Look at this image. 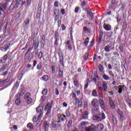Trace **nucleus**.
Returning <instances> with one entry per match:
<instances>
[{
  "label": "nucleus",
  "instance_id": "1",
  "mask_svg": "<svg viewBox=\"0 0 131 131\" xmlns=\"http://www.w3.org/2000/svg\"><path fill=\"white\" fill-rule=\"evenodd\" d=\"M24 98L27 104H28L29 105H33L34 100L33 98L31 97V94H30V93H27L25 95Z\"/></svg>",
  "mask_w": 131,
  "mask_h": 131
},
{
  "label": "nucleus",
  "instance_id": "2",
  "mask_svg": "<svg viewBox=\"0 0 131 131\" xmlns=\"http://www.w3.org/2000/svg\"><path fill=\"white\" fill-rule=\"evenodd\" d=\"M95 120H97L98 121H102V120H104L106 119V115L103 112H102L101 114H99L98 116H96Z\"/></svg>",
  "mask_w": 131,
  "mask_h": 131
},
{
  "label": "nucleus",
  "instance_id": "3",
  "mask_svg": "<svg viewBox=\"0 0 131 131\" xmlns=\"http://www.w3.org/2000/svg\"><path fill=\"white\" fill-rule=\"evenodd\" d=\"M36 110L37 113H39V115L38 116V118H40V117H41V115H42V111H43V107L42 106H38L36 108Z\"/></svg>",
  "mask_w": 131,
  "mask_h": 131
},
{
  "label": "nucleus",
  "instance_id": "4",
  "mask_svg": "<svg viewBox=\"0 0 131 131\" xmlns=\"http://www.w3.org/2000/svg\"><path fill=\"white\" fill-rule=\"evenodd\" d=\"M117 113L118 114V116H119L120 120H121V121H123V113L122 112V111H121L120 108H118L117 110Z\"/></svg>",
  "mask_w": 131,
  "mask_h": 131
},
{
  "label": "nucleus",
  "instance_id": "5",
  "mask_svg": "<svg viewBox=\"0 0 131 131\" xmlns=\"http://www.w3.org/2000/svg\"><path fill=\"white\" fill-rule=\"evenodd\" d=\"M97 127L94 124H92L90 126L85 128V131H94L96 130Z\"/></svg>",
  "mask_w": 131,
  "mask_h": 131
},
{
  "label": "nucleus",
  "instance_id": "6",
  "mask_svg": "<svg viewBox=\"0 0 131 131\" xmlns=\"http://www.w3.org/2000/svg\"><path fill=\"white\" fill-rule=\"evenodd\" d=\"M92 106L95 108H98L99 106V101L97 99H93L91 103Z\"/></svg>",
  "mask_w": 131,
  "mask_h": 131
},
{
  "label": "nucleus",
  "instance_id": "7",
  "mask_svg": "<svg viewBox=\"0 0 131 131\" xmlns=\"http://www.w3.org/2000/svg\"><path fill=\"white\" fill-rule=\"evenodd\" d=\"M103 27L106 31H111V29L112 28L111 25L107 24H103Z\"/></svg>",
  "mask_w": 131,
  "mask_h": 131
},
{
  "label": "nucleus",
  "instance_id": "8",
  "mask_svg": "<svg viewBox=\"0 0 131 131\" xmlns=\"http://www.w3.org/2000/svg\"><path fill=\"white\" fill-rule=\"evenodd\" d=\"M43 126L44 131H49V127H50V124L47 121H45L43 123Z\"/></svg>",
  "mask_w": 131,
  "mask_h": 131
},
{
  "label": "nucleus",
  "instance_id": "9",
  "mask_svg": "<svg viewBox=\"0 0 131 131\" xmlns=\"http://www.w3.org/2000/svg\"><path fill=\"white\" fill-rule=\"evenodd\" d=\"M99 103L100 104V107L105 111V110H106V106L104 103V100L103 99H99Z\"/></svg>",
  "mask_w": 131,
  "mask_h": 131
},
{
  "label": "nucleus",
  "instance_id": "10",
  "mask_svg": "<svg viewBox=\"0 0 131 131\" xmlns=\"http://www.w3.org/2000/svg\"><path fill=\"white\" fill-rule=\"evenodd\" d=\"M96 109H94L92 113L94 114V116L95 117V119H96V116H99L100 115V112L99 111V107H96Z\"/></svg>",
  "mask_w": 131,
  "mask_h": 131
},
{
  "label": "nucleus",
  "instance_id": "11",
  "mask_svg": "<svg viewBox=\"0 0 131 131\" xmlns=\"http://www.w3.org/2000/svg\"><path fill=\"white\" fill-rule=\"evenodd\" d=\"M82 119H89V112L84 111L82 114Z\"/></svg>",
  "mask_w": 131,
  "mask_h": 131
},
{
  "label": "nucleus",
  "instance_id": "12",
  "mask_svg": "<svg viewBox=\"0 0 131 131\" xmlns=\"http://www.w3.org/2000/svg\"><path fill=\"white\" fill-rule=\"evenodd\" d=\"M39 45V42H38V41H36L34 40L33 43V46L32 48H34V50H37V48H38Z\"/></svg>",
  "mask_w": 131,
  "mask_h": 131
},
{
  "label": "nucleus",
  "instance_id": "13",
  "mask_svg": "<svg viewBox=\"0 0 131 131\" xmlns=\"http://www.w3.org/2000/svg\"><path fill=\"white\" fill-rule=\"evenodd\" d=\"M109 103L110 106L112 109H115V103H114V102H113V100H112V98H111V97L110 98Z\"/></svg>",
  "mask_w": 131,
  "mask_h": 131
},
{
  "label": "nucleus",
  "instance_id": "14",
  "mask_svg": "<svg viewBox=\"0 0 131 131\" xmlns=\"http://www.w3.org/2000/svg\"><path fill=\"white\" fill-rule=\"evenodd\" d=\"M116 6V1L112 0L111 1V5L110 6L109 8L110 9V10H112L113 8H115Z\"/></svg>",
  "mask_w": 131,
  "mask_h": 131
},
{
  "label": "nucleus",
  "instance_id": "15",
  "mask_svg": "<svg viewBox=\"0 0 131 131\" xmlns=\"http://www.w3.org/2000/svg\"><path fill=\"white\" fill-rule=\"evenodd\" d=\"M54 103V101L51 100V103H50V102H48L47 105L45 106V111H47V110H48V108H49V107H53V104Z\"/></svg>",
  "mask_w": 131,
  "mask_h": 131
},
{
  "label": "nucleus",
  "instance_id": "16",
  "mask_svg": "<svg viewBox=\"0 0 131 131\" xmlns=\"http://www.w3.org/2000/svg\"><path fill=\"white\" fill-rule=\"evenodd\" d=\"M118 88L119 89L118 93L119 94H121V93H122V91H124V88H125V85H119Z\"/></svg>",
  "mask_w": 131,
  "mask_h": 131
},
{
  "label": "nucleus",
  "instance_id": "17",
  "mask_svg": "<svg viewBox=\"0 0 131 131\" xmlns=\"http://www.w3.org/2000/svg\"><path fill=\"white\" fill-rule=\"evenodd\" d=\"M102 90L104 92H107V88H108V86L107 85V83H106V81H102Z\"/></svg>",
  "mask_w": 131,
  "mask_h": 131
},
{
  "label": "nucleus",
  "instance_id": "18",
  "mask_svg": "<svg viewBox=\"0 0 131 131\" xmlns=\"http://www.w3.org/2000/svg\"><path fill=\"white\" fill-rule=\"evenodd\" d=\"M32 15H29L26 19L25 20L24 23L26 25H28L29 24V22L31 19Z\"/></svg>",
  "mask_w": 131,
  "mask_h": 131
},
{
  "label": "nucleus",
  "instance_id": "19",
  "mask_svg": "<svg viewBox=\"0 0 131 131\" xmlns=\"http://www.w3.org/2000/svg\"><path fill=\"white\" fill-rule=\"evenodd\" d=\"M40 43L42 46H45V44L46 43V35L43 34L42 35V37L40 41Z\"/></svg>",
  "mask_w": 131,
  "mask_h": 131
},
{
  "label": "nucleus",
  "instance_id": "20",
  "mask_svg": "<svg viewBox=\"0 0 131 131\" xmlns=\"http://www.w3.org/2000/svg\"><path fill=\"white\" fill-rule=\"evenodd\" d=\"M66 46L68 47V49L69 51L72 50V46L70 43V41L68 40L66 43Z\"/></svg>",
  "mask_w": 131,
  "mask_h": 131
},
{
  "label": "nucleus",
  "instance_id": "21",
  "mask_svg": "<svg viewBox=\"0 0 131 131\" xmlns=\"http://www.w3.org/2000/svg\"><path fill=\"white\" fill-rule=\"evenodd\" d=\"M27 127L30 130H32L33 129L34 126H33V124L32 123L29 122L27 125Z\"/></svg>",
  "mask_w": 131,
  "mask_h": 131
},
{
  "label": "nucleus",
  "instance_id": "22",
  "mask_svg": "<svg viewBox=\"0 0 131 131\" xmlns=\"http://www.w3.org/2000/svg\"><path fill=\"white\" fill-rule=\"evenodd\" d=\"M19 83L18 81H16L14 84L13 87L12 88L13 91H17L18 90V88H19Z\"/></svg>",
  "mask_w": 131,
  "mask_h": 131
},
{
  "label": "nucleus",
  "instance_id": "23",
  "mask_svg": "<svg viewBox=\"0 0 131 131\" xmlns=\"http://www.w3.org/2000/svg\"><path fill=\"white\" fill-rule=\"evenodd\" d=\"M90 42V38L87 37L85 39L84 41L83 42V46L84 47H88L89 42Z\"/></svg>",
  "mask_w": 131,
  "mask_h": 131
},
{
  "label": "nucleus",
  "instance_id": "24",
  "mask_svg": "<svg viewBox=\"0 0 131 131\" xmlns=\"http://www.w3.org/2000/svg\"><path fill=\"white\" fill-rule=\"evenodd\" d=\"M97 129L99 131H102L104 129V125L103 124L100 123L97 125Z\"/></svg>",
  "mask_w": 131,
  "mask_h": 131
},
{
  "label": "nucleus",
  "instance_id": "25",
  "mask_svg": "<svg viewBox=\"0 0 131 131\" xmlns=\"http://www.w3.org/2000/svg\"><path fill=\"white\" fill-rule=\"evenodd\" d=\"M88 14H89L90 17H89V19L90 21H93L94 20V14L92 11H88Z\"/></svg>",
  "mask_w": 131,
  "mask_h": 131
},
{
  "label": "nucleus",
  "instance_id": "26",
  "mask_svg": "<svg viewBox=\"0 0 131 131\" xmlns=\"http://www.w3.org/2000/svg\"><path fill=\"white\" fill-rule=\"evenodd\" d=\"M20 88H21V90H20V92L19 93V96L21 97V96H23V95H24L25 92V88H24V85H20Z\"/></svg>",
  "mask_w": 131,
  "mask_h": 131
},
{
  "label": "nucleus",
  "instance_id": "27",
  "mask_svg": "<svg viewBox=\"0 0 131 131\" xmlns=\"http://www.w3.org/2000/svg\"><path fill=\"white\" fill-rule=\"evenodd\" d=\"M57 78H63V71H62L60 69L57 75Z\"/></svg>",
  "mask_w": 131,
  "mask_h": 131
},
{
  "label": "nucleus",
  "instance_id": "28",
  "mask_svg": "<svg viewBox=\"0 0 131 131\" xmlns=\"http://www.w3.org/2000/svg\"><path fill=\"white\" fill-rule=\"evenodd\" d=\"M73 83L76 88H78V86H79V84L78 83V81L77 78H75L73 79Z\"/></svg>",
  "mask_w": 131,
  "mask_h": 131
},
{
  "label": "nucleus",
  "instance_id": "29",
  "mask_svg": "<svg viewBox=\"0 0 131 131\" xmlns=\"http://www.w3.org/2000/svg\"><path fill=\"white\" fill-rule=\"evenodd\" d=\"M87 75H88L92 80H94L95 82H97V79L95 77H94L91 73H88Z\"/></svg>",
  "mask_w": 131,
  "mask_h": 131
},
{
  "label": "nucleus",
  "instance_id": "30",
  "mask_svg": "<svg viewBox=\"0 0 131 131\" xmlns=\"http://www.w3.org/2000/svg\"><path fill=\"white\" fill-rule=\"evenodd\" d=\"M59 63L61 66H64V56H59Z\"/></svg>",
  "mask_w": 131,
  "mask_h": 131
},
{
  "label": "nucleus",
  "instance_id": "31",
  "mask_svg": "<svg viewBox=\"0 0 131 131\" xmlns=\"http://www.w3.org/2000/svg\"><path fill=\"white\" fill-rule=\"evenodd\" d=\"M91 81H90V79H87L86 82L85 83L84 85V90H86L88 88H89V84L91 83Z\"/></svg>",
  "mask_w": 131,
  "mask_h": 131
},
{
  "label": "nucleus",
  "instance_id": "32",
  "mask_svg": "<svg viewBox=\"0 0 131 131\" xmlns=\"http://www.w3.org/2000/svg\"><path fill=\"white\" fill-rule=\"evenodd\" d=\"M54 39H55V41L54 42V46L55 47H59V42H60V39L58 38Z\"/></svg>",
  "mask_w": 131,
  "mask_h": 131
},
{
  "label": "nucleus",
  "instance_id": "33",
  "mask_svg": "<svg viewBox=\"0 0 131 131\" xmlns=\"http://www.w3.org/2000/svg\"><path fill=\"white\" fill-rule=\"evenodd\" d=\"M108 74L110 76H111L110 78L111 79H113V80H114V78L115 77V76L114 75V74H113V72H112V71H110L108 72Z\"/></svg>",
  "mask_w": 131,
  "mask_h": 131
},
{
  "label": "nucleus",
  "instance_id": "34",
  "mask_svg": "<svg viewBox=\"0 0 131 131\" xmlns=\"http://www.w3.org/2000/svg\"><path fill=\"white\" fill-rule=\"evenodd\" d=\"M91 30L89 29L86 27L84 26L83 28V32L82 33H86V32H90Z\"/></svg>",
  "mask_w": 131,
  "mask_h": 131
},
{
  "label": "nucleus",
  "instance_id": "35",
  "mask_svg": "<svg viewBox=\"0 0 131 131\" xmlns=\"http://www.w3.org/2000/svg\"><path fill=\"white\" fill-rule=\"evenodd\" d=\"M110 49H111V46L107 45L104 47V51L106 53H109L110 52Z\"/></svg>",
  "mask_w": 131,
  "mask_h": 131
},
{
  "label": "nucleus",
  "instance_id": "36",
  "mask_svg": "<svg viewBox=\"0 0 131 131\" xmlns=\"http://www.w3.org/2000/svg\"><path fill=\"white\" fill-rule=\"evenodd\" d=\"M99 70L100 72H102V73H105V71H104V67L102 64H99L98 66Z\"/></svg>",
  "mask_w": 131,
  "mask_h": 131
},
{
  "label": "nucleus",
  "instance_id": "37",
  "mask_svg": "<svg viewBox=\"0 0 131 131\" xmlns=\"http://www.w3.org/2000/svg\"><path fill=\"white\" fill-rule=\"evenodd\" d=\"M77 105L78 108H81L82 107V98L79 99V101H78Z\"/></svg>",
  "mask_w": 131,
  "mask_h": 131
},
{
  "label": "nucleus",
  "instance_id": "38",
  "mask_svg": "<svg viewBox=\"0 0 131 131\" xmlns=\"http://www.w3.org/2000/svg\"><path fill=\"white\" fill-rule=\"evenodd\" d=\"M42 79L43 81H48L49 80V75H45L42 76Z\"/></svg>",
  "mask_w": 131,
  "mask_h": 131
},
{
  "label": "nucleus",
  "instance_id": "39",
  "mask_svg": "<svg viewBox=\"0 0 131 131\" xmlns=\"http://www.w3.org/2000/svg\"><path fill=\"white\" fill-rule=\"evenodd\" d=\"M89 56H90V51L88 50L86 51V52L84 54V59L86 61L88 59H89Z\"/></svg>",
  "mask_w": 131,
  "mask_h": 131
},
{
  "label": "nucleus",
  "instance_id": "40",
  "mask_svg": "<svg viewBox=\"0 0 131 131\" xmlns=\"http://www.w3.org/2000/svg\"><path fill=\"white\" fill-rule=\"evenodd\" d=\"M47 110V112L46 113V115H47V116H49V115L51 114V112L52 111L51 106L48 107Z\"/></svg>",
  "mask_w": 131,
  "mask_h": 131
},
{
  "label": "nucleus",
  "instance_id": "41",
  "mask_svg": "<svg viewBox=\"0 0 131 131\" xmlns=\"http://www.w3.org/2000/svg\"><path fill=\"white\" fill-rule=\"evenodd\" d=\"M62 114H58L57 115V118L58 120H61V121H64V118H62Z\"/></svg>",
  "mask_w": 131,
  "mask_h": 131
},
{
  "label": "nucleus",
  "instance_id": "42",
  "mask_svg": "<svg viewBox=\"0 0 131 131\" xmlns=\"http://www.w3.org/2000/svg\"><path fill=\"white\" fill-rule=\"evenodd\" d=\"M102 78L104 80H109L110 79V77H109V76L107 75L106 74H104L102 75Z\"/></svg>",
  "mask_w": 131,
  "mask_h": 131
},
{
  "label": "nucleus",
  "instance_id": "43",
  "mask_svg": "<svg viewBox=\"0 0 131 131\" xmlns=\"http://www.w3.org/2000/svg\"><path fill=\"white\" fill-rule=\"evenodd\" d=\"M124 45H123V43H121L120 45L119 49L121 53H123V48H124Z\"/></svg>",
  "mask_w": 131,
  "mask_h": 131
},
{
  "label": "nucleus",
  "instance_id": "44",
  "mask_svg": "<svg viewBox=\"0 0 131 131\" xmlns=\"http://www.w3.org/2000/svg\"><path fill=\"white\" fill-rule=\"evenodd\" d=\"M25 74V72H24V73H20L18 77V79L19 81H20L22 79V78H23V76H24Z\"/></svg>",
  "mask_w": 131,
  "mask_h": 131
},
{
  "label": "nucleus",
  "instance_id": "45",
  "mask_svg": "<svg viewBox=\"0 0 131 131\" xmlns=\"http://www.w3.org/2000/svg\"><path fill=\"white\" fill-rule=\"evenodd\" d=\"M51 72L52 74H54L55 72H56V67H55V65L53 64L51 66Z\"/></svg>",
  "mask_w": 131,
  "mask_h": 131
},
{
  "label": "nucleus",
  "instance_id": "46",
  "mask_svg": "<svg viewBox=\"0 0 131 131\" xmlns=\"http://www.w3.org/2000/svg\"><path fill=\"white\" fill-rule=\"evenodd\" d=\"M16 105H19L21 104V99L20 98H18L15 100Z\"/></svg>",
  "mask_w": 131,
  "mask_h": 131
},
{
  "label": "nucleus",
  "instance_id": "47",
  "mask_svg": "<svg viewBox=\"0 0 131 131\" xmlns=\"http://www.w3.org/2000/svg\"><path fill=\"white\" fill-rule=\"evenodd\" d=\"M41 94L42 96H46V95L48 94V89H45L42 91Z\"/></svg>",
  "mask_w": 131,
  "mask_h": 131
},
{
  "label": "nucleus",
  "instance_id": "48",
  "mask_svg": "<svg viewBox=\"0 0 131 131\" xmlns=\"http://www.w3.org/2000/svg\"><path fill=\"white\" fill-rule=\"evenodd\" d=\"M39 119H40V118H38V117L37 118L36 116H34L33 117V122H37Z\"/></svg>",
  "mask_w": 131,
  "mask_h": 131
},
{
  "label": "nucleus",
  "instance_id": "49",
  "mask_svg": "<svg viewBox=\"0 0 131 131\" xmlns=\"http://www.w3.org/2000/svg\"><path fill=\"white\" fill-rule=\"evenodd\" d=\"M51 126L53 128H56L57 127V123L56 121H53L51 123Z\"/></svg>",
  "mask_w": 131,
  "mask_h": 131
},
{
  "label": "nucleus",
  "instance_id": "50",
  "mask_svg": "<svg viewBox=\"0 0 131 131\" xmlns=\"http://www.w3.org/2000/svg\"><path fill=\"white\" fill-rule=\"evenodd\" d=\"M59 32H58L57 31H55V34H54V39L59 38Z\"/></svg>",
  "mask_w": 131,
  "mask_h": 131
},
{
  "label": "nucleus",
  "instance_id": "51",
  "mask_svg": "<svg viewBox=\"0 0 131 131\" xmlns=\"http://www.w3.org/2000/svg\"><path fill=\"white\" fill-rule=\"evenodd\" d=\"M43 55V54H42V52H39V53L38 54V58L39 60H41V59H42Z\"/></svg>",
  "mask_w": 131,
  "mask_h": 131
},
{
  "label": "nucleus",
  "instance_id": "52",
  "mask_svg": "<svg viewBox=\"0 0 131 131\" xmlns=\"http://www.w3.org/2000/svg\"><path fill=\"white\" fill-rule=\"evenodd\" d=\"M123 30H126V28H127V25L126 24V22H124L122 26Z\"/></svg>",
  "mask_w": 131,
  "mask_h": 131
},
{
  "label": "nucleus",
  "instance_id": "53",
  "mask_svg": "<svg viewBox=\"0 0 131 131\" xmlns=\"http://www.w3.org/2000/svg\"><path fill=\"white\" fill-rule=\"evenodd\" d=\"M94 45H95V38H93L91 42V45L89 47H90L91 48H93Z\"/></svg>",
  "mask_w": 131,
  "mask_h": 131
},
{
  "label": "nucleus",
  "instance_id": "54",
  "mask_svg": "<svg viewBox=\"0 0 131 131\" xmlns=\"http://www.w3.org/2000/svg\"><path fill=\"white\" fill-rule=\"evenodd\" d=\"M92 95L94 97H97L98 96V93L97 92V90H93L92 91Z\"/></svg>",
  "mask_w": 131,
  "mask_h": 131
},
{
  "label": "nucleus",
  "instance_id": "55",
  "mask_svg": "<svg viewBox=\"0 0 131 131\" xmlns=\"http://www.w3.org/2000/svg\"><path fill=\"white\" fill-rule=\"evenodd\" d=\"M66 117L68 118L70 117V111H69V110H66Z\"/></svg>",
  "mask_w": 131,
  "mask_h": 131
},
{
  "label": "nucleus",
  "instance_id": "56",
  "mask_svg": "<svg viewBox=\"0 0 131 131\" xmlns=\"http://www.w3.org/2000/svg\"><path fill=\"white\" fill-rule=\"evenodd\" d=\"M58 54L59 56H63V53L62 52V49H61V48L58 49Z\"/></svg>",
  "mask_w": 131,
  "mask_h": 131
},
{
  "label": "nucleus",
  "instance_id": "57",
  "mask_svg": "<svg viewBox=\"0 0 131 131\" xmlns=\"http://www.w3.org/2000/svg\"><path fill=\"white\" fill-rule=\"evenodd\" d=\"M97 86H98V88L99 89V90H102V83H101L100 81L98 82Z\"/></svg>",
  "mask_w": 131,
  "mask_h": 131
},
{
  "label": "nucleus",
  "instance_id": "58",
  "mask_svg": "<svg viewBox=\"0 0 131 131\" xmlns=\"http://www.w3.org/2000/svg\"><path fill=\"white\" fill-rule=\"evenodd\" d=\"M33 59V54H30L28 57V61H31Z\"/></svg>",
  "mask_w": 131,
  "mask_h": 131
},
{
  "label": "nucleus",
  "instance_id": "59",
  "mask_svg": "<svg viewBox=\"0 0 131 131\" xmlns=\"http://www.w3.org/2000/svg\"><path fill=\"white\" fill-rule=\"evenodd\" d=\"M53 17L54 18V21L55 22H57V20L59 19V16L58 15H53Z\"/></svg>",
  "mask_w": 131,
  "mask_h": 131
},
{
  "label": "nucleus",
  "instance_id": "60",
  "mask_svg": "<svg viewBox=\"0 0 131 131\" xmlns=\"http://www.w3.org/2000/svg\"><path fill=\"white\" fill-rule=\"evenodd\" d=\"M42 67V66H41V63H38L36 67L37 70H40V69H41Z\"/></svg>",
  "mask_w": 131,
  "mask_h": 131
},
{
  "label": "nucleus",
  "instance_id": "61",
  "mask_svg": "<svg viewBox=\"0 0 131 131\" xmlns=\"http://www.w3.org/2000/svg\"><path fill=\"white\" fill-rule=\"evenodd\" d=\"M41 16V14L40 12L37 13L36 15V18L37 19H40V16Z\"/></svg>",
  "mask_w": 131,
  "mask_h": 131
},
{
  "label": "nucleus",
  "instance_id": "62",
  "mask_svg": "<svg viewBox=\"0 0 131 131\" xmlns=\"http://www.w3.org/2000/svg\"><path fill=\"white\" fill-rule=\"evenodd\" d=\"M81 6L82 8H84L85 6H86V3H85V1H83L81 3Z\"/></svg>",
  "mask_w": 131,
  "mask_h": 131
},
{
  "label": "nucleus",
  "instance_id": "63",
  "mask_svg": "<svg viewBox=\"0 0 131 131\" xmlns=\"http://www.w3.org/2000/svg\"><path fill=\"white\" fill-rule=\"evenodd\" d=\"M7 64L4 65L1 69H0V71H5V69L7 67Z\"/></svg>",
  "mask_w": 131,
  "mask_h": 131
},
{
  "label": "nucleus",
  "instance_id": "64",
  "mask_svg": "<svg viewBox=\"0 0 131 131\" xmlns=\"http://www.w3.org/2000/svg\"><path fill=\"white\" fill-rule=\"evenodd\" d=\"M0 6L2 7L3 9H6L7 8V5L6 4H3V3H0Z\"/></svg>",
  "mask_w": 131,
  "mask_h": 131
}]
</instances>
